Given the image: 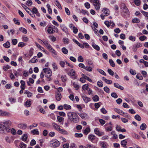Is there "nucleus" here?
Returning a JSON list of instances; mask_svg holds the SVG:
<instances>
[{"label": "nucleus", "mask_w": 148, "mask_h": 148, "mask_svg": "<svg viewBox=\"0 0 148 148\" xmlns=\"http://www.w3.org/2000/svg\"><path fill=\"white\" fill-rule=\"evenodd\" d=\"M82 97L83 100L86 103L88 102L91 100L90 99L89 97L84 96V95H83Z\"/></svg>", "instance_id": "obj_16"}, {"label": "nucleus", "mask_w": 148, "mask_h": 148, "mask_svg": "<svg viewBox=\"0 0 148 148\" xmlns=\"http://www.w3.org/2000/svg\"><path fill=\"white\" fill-rule=\"evenodd\" d=\"M19 30L21 31L23 33L25 34H26L27 32V29L25 28L22 27H20L19 28Z\"/></svg>", "instance_id": "obj_34"}, {"label": "nucleus", "mask_w": 148, "mask_h": 148, "mask_svg": "<svg viewBox=\"0 0 148 148\" xmlns=\"http://www.w3.org/2000/svg\"><path fill=\"white\" fill-rule=\"evenodd\" d=\"M103 13L105 14L106 16H107L110 14V11L109 10L106 8H104L102 10Z\"/></svg>", "instance_id": "obj_11"}, {"label": "nucleus", "mask_w": 148, "mask_h": 148, "mask_svg": "<svg viewBox=\"0 0 148 148\" xmlns=\"http://www.w3.org/2000/svg\"><path fill=\"white\" fill-rule=\"evenodd\" d=\"M56 99L58 101H60L61 99L62 96L59 91L56 92Z\"/></svg>", "instance_id": "obj_10"}, {"label": "nucleus", "mask_w": 148, "mask_h": 148, "mask_svg": "<svg viewBox=\"0 0 148 148\" xmlns=\"http://www.w3.org/2000/svg\"><path fill=\"white\" fill-rule=\"evenodd\" d=\"M136 48H138L142 46V45L140 43H137L135 45H134Z\"/></svg>", "instance_id": "obj_56"}, {"label": "nucleus", "mask_w": 148, "mask_h": 148, "mask_svg": "<svg viewBox=\"0 0 148 148\" xmlns=\"http://www.w3.org/2000/svg\"><path fill=\"white\" fill-rule=\"evenodd\" d=\"M62 51L64 54H67L68 53V51L65 47L62 48Z\"/></svg>", "instance_id": "obj_38"}, {"label": "nucleus", "mask_w": 148, "mask_h": 148, "mask_svg": "<svg viewBox=\"0 0 148 148\" xmlns=\"http://www.w3.org/2000/svg\"><path fill=\"white\" fill-rule=\"evenodd\" d=\"M88 139L92 143H96L98 141V138L93 134H90L88 136Z\"/></svg>", "instance_id": "obj_5"}, {"label": "nucleus", "mask_w": 148, "mask_h": 148, "mask_svg": "<svg viewBox=\"0 0 148 148\" xmlns=\"http://www.w3.org/2000/svg\"><path fill=\"white\" fill-rule=\"evenodd\" d=\"M60 27L61 29L64 32L66 33H68V29L64 24L60 25Z\"/></svg>", "instance_id": "obj_9"}, {"label": "nucleus", "mask_w": 148, "mask_h": 148, "mask_svg": "<svg viewBox=\"0 0 148 148\" xmlns=\"http://www.w3.org/2000/svg\"><path fill=\"white\" fill-rule=\"evenodd\" d=\"M73 32L74 34H76L78 32L77 28L75 27H73Z\"/></svg>", "instance_id": "obj_63"}, {"label": "nucleus", "mask_w": 148, "mask_h": 148, "mask_svg": "<svg viewBox=\"0 0 148 148\" xmlns=\"http://www.w3.org/2000/svg\"><path fill=\"white\" fill-rule=\"evenodd\" d=\"M94 132L96 134L99 136L102 135L101 133L100 132L98 129L97 128H96L94 129Z\"/></svg>", "instance_id": "obj_26"}, {"label": "nucleus", "mask_w": 148, "mask_h": 148, "mask_svg": "<svg viewBox=\"0 0 148 148\" xmlns=\"http://www.w3.org/2000/svg\"><path fill=\"white\" fill-rule=\"evenodd\" d=\"M92 45L93 47L97 50L99 51L100 50V48L99 47L98 45H96L94 43L92 42Z\"/></svg>", "instance_id": "obj_17"}, {"label": "nucleus", "mask_w": 148, "mask_h": 148, "mask_svg": "<svg viewBox=\"0 0 148 148\" xmlns=\"http://www.w3.org/2000/svg\"><path fill=\"white\" fill-rule=\"evenodd\" d=\"M134 3L137 6H139L141 3L140 1V0H134Z\"/></svg>", "instance_id": "obj_44"}, {"label": "nucleus", "mask_w": 148, "mask_h": 148, "mask_svg": "<svg viewBox=\"0 0 148 148\" xmlns=\"http://www.w3.org/2000/svg\"><path fill=\"white\" fill-rule=\"evenodd\" d=\"M100 146L101 148H107L108 145L106 143L104 142H100Z\"/></svg>", "instance_id": "obj_13"}, {"label": "nucleus", "mask_w": 148, "mask_h": 148, "mask_svg": "<svg viewBox=\"0 0 148 148\" xmlns=\"http://www.w3.org/2000/svg\"><path fill=\"white\" fill-rule=\"evenodd\" d=\"M108 71L109 74L111 75H113L114 74V72L110 69H108Z\"/></svg>", "instance_id": "obj_58"}, {"label": "nucleus", "mask_w": 148, "mask_h": 148, "mask_svg": "<svg viewBox=\"0 0 148 148\" xmlns=\"http://www.w3.org/2000/svg\"><path fill=\"white\" fill-rule=\"evenodd\" d=\"M132 21L133 23H138L140 22V20L138 18H135L132 20Z\"/></svg>", "instance_id": "obj_31"}, {"label": "nucleus", "mask_w": 148, "mask_h": 148, "mask_svg": "<svg viewBox=\"0 0 148 148\" xmlns=\"http://www.w3.org/2000/svg\"><path fill=\"white\" fill-rule=\"evenodd\" d=\"M53 127L57 131L58 130V128H60V126L57 124L54 123H53Z\"/></svg>", "instance_id": "obj_42"}, {"label": "nucleus", "mask_w": 148, "mask_h": 148, "mask_svg": "<svg viewBox=\"0 0 148 148\" xmlns=\"http://www.w3.org/2000/svg\"><path fill=\"white\" fill-rule=\"evenodd\" d=\"M141 12L144 16L148 17V12L143 11H141Z\"/></svg>", "instance_id": "obj_61"}, {"label": "nucleus", "mask_w": 148, "mask_h": 148, "mask_svg": "<svg viewBox=\"0 0 148 148\" xmlns=\"http://www.w3.org/2000/svg\"><path fill=\"white\" fill-rule=\"evenodd\" d=\"M3 46L6 48H8L10 47V44L8 41H7L5 43L3 44Z\"/></svg>", "instance_id": "obj_33"}, {"label": "nucleus", "mask_w": 148, "mask_h": 148, "mask_svg": "<svg viewBox=\"0 0 148 148\" xmlns=\"http://www.w3.org/2000/svg\"><path fill=\"white\" fill-rule=\"evenodd\" d=\"M97 70V71H99L101 74H102L105 76L106 75V73L103 70H102L101 69H98Z\"/></svg>", "instance_id": "obj_43"}, {"label": "nucleus", "mask_w": 148, "mask_h": 148, "mask_svg": "<svg viewBox=\"0 0 148 148\" xmlns=\"http://www.w3.org/2000/svg\"><path fill=\"white\" fill-rule=\"evenodd\" d=\"M53 26L52 27H49L48 28L47 32L49 34H53Z\"/></svg>", "instance_id": "obj_20"}, {"label": "nucleus", "mask_w": 148, "mask_h": 148, "mask_svg": "<svg viewBox=\"0 0 148 148\" xmlns=\"http://www.w3.org/2000/svg\"><path fill=\"white\" fill-rule=\"evenodd\" d=\"M75 136L76 137L81 138L83 136V134L81 133H76L75 134Z\"/></svg>", "instance_id": "obj_52"}, {"label": "nucleus", "mask_w": 148, "mask_h": 148, "mask_svg": "<svg viewBox=\"0 0 148 148\" xmlns=\"http://www.w3.org/2000/svg\"><path fill=\"white\" fill-rule=\"evenodd\" d=\"M47 6L48 8V10L49 14H51L52 13V10L51 8V7L49 4H48L47 5Z\"/></svg>", "instance_id": "obj_35"}, {"label": "nucleus", "mask_w": 148, "mask_h": 148, "mask_svg": "<svg viewBox=\"0 0 148 148\" xmlns=\"http://www.w3.org/2000/svg\"><path fill=\"white\" fill-rule=\"evenodd\" d=\"M147 125L145 123L142 124L140 126V129L142 130H144L147 127Z\"/></svg>", "instance_id": "obj_29"}, {"label": "nucleus", "mask_w": 148, "mask_h": 148, "mask_svg": "<svg viewBox=\"0 0 148 148\" xmlns=\"http://www.w3.org/2000/svg\"><path fill=\"white\" fill-rule=\"evenodd\" d=\"M97 84L99 87H102L103 86V84L102 83V81L101 80L97 82Z\"/></svg>", "instance_id": "obj_57"}, {"label": "nucleus", "mask_w": 148, "mask_h": 148, "mask_svg": "<svg viewBox=\"0 0 148 148\" xmlns=\"http://www.w3.org/2000/svg\"><path fill=\"white\" fill-rule=\"evenodd\" d=\"M127 143V141L125 140H124L121 141V144L123 147H125L126 146Z\"/></svg>", "instance_id": "obj_28"}, {"label": "nucleus", "mask_w": 148, "mask_h": 148, "mask_svg": "<svg viewBox=\"0 0 148 148\" xmlns=\"http://www.w3.org/2000/svg\"><path fill=\"white\" fill-rule=\"evenodd\" d=\"M68 119L70 121L76 123L79 121V118L77 114L73 112H69L67 114Z\"/></svg>", "instance_id": "obj_2"}, {"label": "nucleus", "mask_w": 148, "mask_h": 148, "mask_svg": "<svg viewBox=\"0 0 148 148\" xmlns=\"http://www.w3.org/2000/svg\"><path fill=\"white\" fill-rule=\"evenodd\" d=\"M109 62L110 65L112 67H114L115 66V64L112 59H110L109 60Z\"/></svg>", "instance_id": "obj_39"}, {"label": "nucleus", "mask_w": 148, "mask_h": 148, "mask_svg": "<svg viewBox=\"0 0 148 148\" xmlns=\"http://www.w3.org/2000/svg\"><path fill=\"white\" fill-rule=\"evenodd\" d=\"M33 3L31 0H28L26 1V4L28 6H31L32 5Z\"/></svg>", "instance_id": "obj_47"}, {"label": "nucleus", "mask_w": 148, "mask_h": 148, "mask_svg": "<svg viewBox=\"0 0 148 148\" xmlns=\"http://www.w3.org/2000/svg\"><path fill=\"white\" fill-rule=\"evenodd\" d=\"M90 132V129L89 127L86 128L83 132L84 133L86 134L87 135L88 133Z\"/></svg>", "instance_id": "obj_30"}, {"label": "nucleus", "mask_w": 148, "mask_h": 148, "mask_svg": "<svg viewBox=\"0 0 148 148\" xmlns=\"http://www.w3.org/2000/svg\"><path fill=\"white\" fill-rule=\"evenodd\" d=\"M10 66L7 65L3 66V69L5 71H6L8 69H10Z\"/></svg>", "instance_id": "obj_49"}, {"label": "nucleus", "mask_w": 148, "mask_h": 148, "mask_svg": "<svg viewBox=\"0 0 148 148\" xmlns=\"http://www.w3.org/2000/svg\"><path fill=\"white\" fill-rule=\"evenodd\" d=\"M78 61L79 62H82L84 61V59L81 56H79L78 58Z\"/></svg>", "instance_id": "obj_53"}, {"label": "nucleus", "mask_w": 148, "mask_h": 148, "mask_svg": "<svg viewBox=\"0 0 148 148\" xmlns=\"http://www.w3.org/2000/svg\"><path fill=\"white\" fill-rule=\"evenodd\" d=\"M86 146L87 148H97L94 145H92L87 144Z\"/></svg>", "instance_id": "obj_54"}, {"label": "nucleus", "mask_w": 148, "mask_h": 148, "mask_svg": "<svg viewBox=\"0 0 148 148\" xmlns=\"http://www.w3.org/2000/svg\"><path fill=\"white\" fill-rule=\"evenodd\" d=\"M60 143L57 140H55L51 143V146L53 147H56L60 145Z\"/></svg>", "instance_id": "obj_7"}, {"label": "nucleus", "mask_w": 148, "mask_h": 148, "mask_svg": "<svg viewBox=\"0 0 148 148\" xmlns=\"http://www.w3.org/2000/svg\"><path fill=\"white\" fill-rule=\"evenodd\" d=\"M31 101H26L25 103V105L27 107H29L31 105L30 103Z\"/></svg>", "instance_id": "obj_62"}, {"label": "nucleus", "mask_w": 148, "mask_h": 148, "mask_svg": "<svg viewBox=\"0 0 148 148\" xmlns=\"http://www.w3.org/2000/svg\"><path fill=\"white\" fill-rule=\"evenodd\" d=\"M82 77H83V78H84V79H85V80H86V79L88 81H89L90 82H92V80L91 79H90V78H89V77H87V76L86 75L84 74H82Z\"/></svg>", "instance_id": "obj_21"}, {"label": "nucleus", "mask_w": 148, "mask_h": 148, "mask_svg": "<svg viewBox=\"0 0 148 148\" xmlns=\"http://www.w3.org/2000/svg\"><path fill=\"white\" fill-rule=\"evenodd\" d=\"M92 99L94 101H99V98L97 95H95L92 98Z\"/></svg>", "instance_id": "obj_46"}, {"label": "nucleus", "mask_w": 148, "mask_h": 148, "mask_svg": "<svg viewBox=\"0 0 148 148\" xmlns=\"http://www.w3.org/2000/svg\"><path fill=\"white\" fill-rule=\"evenodd\" d=\"M9 115V113L6 112H3L2 111H1V116H8Z\"/></svg>", "instance_id": "obj_37"}, {"label": "nucleus", "mask_w": 148, "mask_h": 148, "mask_svg": "<svg viewBox=\"0 0 148 148\" xmlns=\"http://www.w3.org/2000/svg\"><path fill=\"white\" fill-rule=\"evenodd\" d=\"M56 6H57L58 8L60 9H62V6L60 2L58 1V0H56L55 2V3Z\"/></svg>", "instance_id": "obj_24"}, {"label": "nucleus", "mask_w": 148, "mask_h": 148, "mask_svg": "<svg viewBox=\"0 0 148 148\" xmlns=\"http://www.w3.org/2000/svg\"><path fill=\"white\" fill-rule=\"evenodd\" d=\"M114 85L115 87L121 90H123L124 89V88L123 86H120L119 84L117 83H114Z\"/></svg>", "instance_id": "obj_19"}, {"label": "nucleus", "mask_w": 148, "mask_h": 148, "mask_svg": "<svg viewBox=\"0 0 148 148\" xmlns=\"http://www.w3.org/2000/svg\"><path fill=\"white\" fill-rule=\"evenodd\" d=\"M27 126V125L26 124H24L23 123L19 124L18 125V127L23 130L25 129Z\"/></svg>", "instance_id": "obj_12"}, {"label": "nucleus", "mask_w": 148, "mask_h": 148, "mask_svg": "<svg viewBox=\"0 0 148 148\" xmlns=\"http://www.w3.org/2000/svg\"><path fill=\"white\" fill-rule=\"evenodd\" d=\"M88 84H85L83 85L82 86V89L84 90H88Z\"/></svg>", "instance_id": "obj_51"}, {"label": "nucleus", "mask_w": 148, "mask_h": 148, "mask_svg": "<svg viewBox=\"0 0 148 148\" xmlns=\"http://www.w3.org/2000/svg\"><path fill=\"white\" fill-rule=\"evenodd\" d=\"M84 69L86 71L89 72L91 71L92 70V68L91 67L88 66L85 67Z\"/></svg>", "instance_id": "obj_36"}, {"label": "nucleus", "mask_w": 148, "mask_h": 148, "mask_svg": "<svg viewBox=\"0 0 148 148\" xmlns=\"http://www.w3.org/2000/svg\"><path fill=\"white\" fill-rule=\"evenodd\" d=\"M22 7L25 10V11L32 17H35V16L33 13H32V11L29 8H27L25 5L23 3L21 4Z\"/></svg>", "instance_id": "obj_6"}, {"label": "nucleus", "mask_w": 148, "mask_h": 148, "mask_svg": "<svg viewBox=\"0 0 148 148\" xmlns=\"http://www.w3.org/2000/svg\"><path fill=\"white\" fill-rule=\"evenodd\" d=\"M135 118L138 121H140L141 120V118L138 114L134 116Z\"/></svg>", "instance_id": "obj_50"}, {"label": "nucleus", "mask_w": 148, "mask_h": 148, "mask_svg": "<svg viewBox=\"0 0 148 148\" xmlns=\"http://www.w3.org/2000/svg\"><path fill=\"white\" fill-rule=\"evenodd\" d=\"M31 133L34 135H38L39 134V132L37 129L32 130L31 131Z\"/></svg>", "instance_id": "obj_15"}, {"label": "nucleus", "mask_w": 148, "mask_h": 148, "mask_svg": "<svg viewBox=\"0 0 148 148\" xmlns=\"http://www.w3.org/2000/svg\"><path fill=\"white\" fill-rule=\"evenodd\" d=\"M64 108L66 110H70L71 109V106L69 105L64 104L63 105Z\"/></svg>", "instance_id": "obj_32"}, {"label": "nucleus", "mask_w": 148, "mask_h": 148, "mask_svg": "<svg viewBox=\"0 0 148 148\" xmlns=\"http://www.w3.org/2000/svg\"><path fill=\"white\" fill-rule=\"evenodd\" d=\"M27 138V135L26 134H23L21 137V140L24 141H26Z\"/></svg>", "instance_id": "obj_25"}, {"label": "nucleus", "mask_w": 148, "mask_h": 148, "mask_svg": "<svg viewBox=\"0 0 148 148\" xmlns=\"http://www.w3.org/2000/svg\"><path fill=\"white\" fill-rule=\"evenodd\" d=\"M20 146L21 148H25L26 147V145L23 142H21L20 143Z\"/></svg>", "instance_id": "obj_60"}, {"label": "nucleus", "mask_w": 148, "mask_h": 148, "mask_svg": "<svg viewBox=\"0 0 148 148\" xmlns=\"http://www.w3.org/2000/svg\"><path fill=\"white\" fill-rule=\"evenodd\" d=\"M20 83L21 85V88L22 90H24L25 88V82L23 80H21L20 81Z\"/></svg>", "instance_id": "obj_14"}, {"label": "nucleus", "mask_w": 148, "mask_h": 148, "mask_svg": "<svg viewBox=\"0 0 148 148\" xmlns=\"http://www.w3.org/2000/svg\"><path fill=\"white\" fill-rule=\"evenodd\" d=\"M38 10L37 9V8L35 7H34L32 9V13H33L34 14H36L38 12Z\"/></svg>", "instance_id": "obj_55"}, {"label": "nucleus", "mask_w": 148, "mask_h": 148, "mask_svg": "<svg viewBox=\"0 0 148 148\" xmlns=\"http://www.w3.org/2000/svg\"><path fill=\"white\" fill-rule=\"evenodd\" d=\"M78 114L79 116H80L83 119H84L87 116V114L85 113H83L81 114L79 113Z\"/></svg>", "instance_id": "obj_27"}, {"label": "nucleus", "mask_w": 148, "mask_h": 148, "mask_svg": "<svg viewBox=\"0 0 148 148\" xmlns=\"http://www.w3.org/2000/svg\"><path fill=\"white\" fill-rule=\"evenodd\" d=\"M24 94H27V96L29 97H31L32 95V93L27 90L25 91V92H24Z\"/></svg>", "instance_id": "obj_40"}, {"label": "nucleus", "mask_w": 148, "mask_h": 148, "mask_svg": "<svg viewBox=\"0 0 148 148\" xmlns=\"http://www.w3.org/2000/svg\"><path fill=\"white\" fill-rule=\"evenodd\" d=\"M58 131L60 133L63 134H67V132L64 130L61 129L60 128H58Z\"/></svg>", "instance_id": "obj_23"}, {"label": "nucleus", "mask_w": 148, "mask_h": 148, "mask_svg": "<svg viewBox=\"0 0 148 148\" xmlns=\"http://www.w3.org/2000/svg\"><path fill=\"white\" fill-rule=\"evenodd\" d=\"M43 71L45 73V76L47 77L49 81L51 80L50 77L52 75V72L49 69L45 68L43 69Z\"/></svg>", "instance_id": "obj_3"}, {"label": "nucleus", "mask_w": 148, "mask_h": 148, "mask_svg": "<svg viewBox=\"0 0 148 148\" xmlns=\"http://www.w3.org/2000/svg\"><path fill=\"white\" fill-rule=\"evenodd\" d=\"M39 40L40 41H41V42H41V43L42 44V43L43 44H44L45 45V46L46 47L49 44L48 42L46 40L42 41V40H41L40 39H39Z\"/></svg>", "instance_id": "obj_41"}, {"label": "nucleus", "mask_w": 148, "mask_h": 148, "mask_svg": "<svg viewBox=\"0 0 148 148\" xmlns=\"http://www.w3.org/2000/svg\"><path fill=\"white\" fill-rule=\"evenodd\" d=\"M90 2L93 4L97 10H98L99 9L101 3L99 0H90Z\"/></svg>", "instance_id": "obj_4"}, {"label": "nucleus", "mask_w": 148, "mask_h": 148, "mask_svg": "<svg viewBox=\"0 0 148 148\" xmlns=\"http://www.w3.org/2000/svg\"><path fill=\"white\" fill-rule=\"evenodd\" d=\"M57 119L58 121L60 122H61L62 121H63L64 119V118L59 116H58Z\"/></svg>", "instance_id": "obj_48"}, {"label": "nucleus", "mask_w": 148, "mask_h": 148, "mask_svg": "<svg viewBox=\"0 0 148 148\" xmlns=\"http://www.w3.org/2000/svg\"><path fill=\"white\" fill-rule=\"evenodd\" d=\"M52 65L54 71H56L58 69L57 65L55 62L53 63Z\"/></svg>", "instance_id": "obj_22"}, {"label": "nucleus", "mask_w": 148, "mask_h": 148, "mask_svg": "<svg viewBox=\"0 0 148 148\" xmlns=\"http://www.w3.org/2000/svg\"><path fill=\"white\" fill-rule=\"evenodd\" d=\"M59 64L62 67H64L65 65V63L64 62L61 61L60 62Z\"/></svg>", "instance_id": "obj_64"}, {"label": "nucleus", "mask_w": 148, "mask_h": 148, "mask_svg": "<svg viewBox=\"0 0 148 148\" xmlns=\"http://www.w3.org/2000/svg\"><path fill=\"white\" fill-rule=\"evenodd\" d=\"M61 79L63 82H65L66 81L67 77L66 75H63L61 76Z\"/></svg>", "instance_id": "obj_45"}, {"label": "nucleus", "mask_w": 148, "mask_h": 148, "mask_svg": "<svg viewBox=\"0 0 148 148\" xmlns=\"http://www.w3.org/2000/svg\"><path fill=\"white\" fill-rule=\"evenodd\" d=\"M123 12L125 13V15H129V11L126 6L125 4L123 5Z\"/></svg>", "instance_id": "obj_8"}, {"label": "nucleus", "mask_w": 148, "mask_h": 148, "mask_svg": "<svg viewBox=\"0 0 148 148\" xmlns=\"http://www.w3.org/2000/svg\"><path fill=\"white\" fill-rule=\"evenodd\" d=\"M111 95L112 97L116 98L118 97V96L116 93L115 92H112L111 94Z\"/></svg>", "instance_id": "obj_59"}, {"label": "nucleus", "mask_w": 148, "mask_h": 148, "mask_svg": "<svg viewBox=\"0 0 148 148\" xmlns=\"http://www.w3.org/2000/svg\"><path fill=\"white\" fill-rule=\"evenodd\" d=\"M114 110L115 112L121 115H122V114H124V112H123L121 110L119 109L115 108L114 109Z\"/></svg>", "instance_id": "obj_18"}, {"label": "nucleus", "mask_w": 148, "mask_h": 148, "mask_svg": "<svg viewBox=\"0 0 148 148\" xmlns=\"http://www.w3.org/2000/svg\"><path fill=\"white\" fill-rule=\"evenodd\" d=\"M11 122L8 121L0 124V133H3L9 132L10 131L9 126L11 125Z\"/></svg>", "instance_id": "obj_1"}]
</instances>
